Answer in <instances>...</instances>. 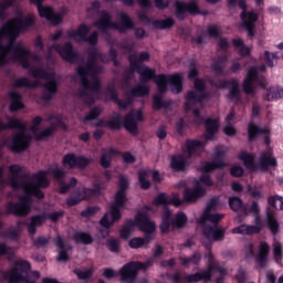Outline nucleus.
<instances>
[{"label": "nucleus", "instance_id": "nucleus-1", "mask_svg": "<svg viewBox=\"0 0 283 283\" xmlns=\"http://www.w3.org/2000/svg\"><path fill=\"white\" fill-rule=\"evenodd\" d=\"M36 23L34 15L18 17L10 19L2 28H0V67L8 65V54H12L14 61H19L24 70H30V56L32 51L10 41L7 45L3 44V38L11 36L17 39L19 34L28 32L32 25Z\"/></svg>", "mask_w": 283, "mask_h": 283}, {"label": "nucleus", "instance_id": "nucleus-2", "mask_svg": "<svg viewBox=\"0 0 283 283\" xmlns=\"http://www.w3.org/2000/svg\"><path fill=\"white\" fill-rule=\"evenodd\" d=\"M87 62L83 66H78L76 72L77 75L81 78L82 87L80 91H77L78 98H82L84 101L85 105H88V107H92L96 103V98L94 97V94H101V80L96 76H92V82H90V70L96 65V61H98V57L101 56V53H98V49L96 46L88 48L87 50ZM93 92L90 93V92Z\"/></svg>", "mask_w": 283, "mask_h": 283}, {"label": "nucleus", "instance_id": "nucleus-3", "mask_svg": "<svg viewBox=\"0 0 283 283\" xmlns=\"http://www.w3.org/2000/svg\"><path fill=\"white\" fill-rule=\"evenodd\" d=\"M139 76L140 83H149V81H155L159 94H167V85H170V91L172 94H180V92H182V75L179 73H174L170 75H156V70L142 64L139 69Z\"/></svg>", "mask_w": 283, "mask_h": 283}, {"label": "nucleus", "instance_id": "nucleus-4", "mask_svg": "<svg viewBox=\"0 0 283 283\" xmlns=\"http://www.w3.org/2000/svg\"><path fill=\"white\" fill-rule=\"evenodd\" d=\"M6 129H20V133H17L11 138L10 149L13 154H21L30 147V143H32V136L25 134V129H28V125L21 119L12 117L6 124L0 120V133L6 132Z\"/></svg>", "mask_w": 283, "mask_h": 283}, {"label": "nucleus", "instance_id": "nucleus-5", "mask_svg": "<svg viewBox=\"0 0 283 283\" xmlns=\"http://www.w3.org/2000/svg\"><path fill=\"white\" fill-rule=\"evenodd\" d=\"M120 23L112 22V14L107 11H102L101 17L94 22V28L107 32L108 30H116L119 34H126L129 30H135L136 25L129 14L122 12L119 14Z\"/></svg>", "mask_w": 283, "mask_h": 283}, {"label": "nucleus", "instance_id": "nucleus-6", "mask_svg": "<svg viewBox=\"0 0 283 283\" xmlns=\"http://www.w3.org/2000/svg\"><path fill=\"white\" fill-rule=\"evenodd\" d=\"M200 71L196 66V62H190L189 71H188V78L193 81V87L196 91H188L185 95V101L187 103H193L195 105H200L209 98V92H207V83H205L203 78L198 77ZM199 92V93H196Z\"/></svg>", "mask_w": 283, "mask_h": 283}, {"label": "nucleus", "instance_id": "nucleus-7", "mask_svg": "<svg viewBox=\"0 0 283 283\" xmlns=\"http://www.w3.org/2000/svg\"><path fill=\"white\" fill-rule=\"evenodd\" d=\"M238 158L242 160L244 167L253 172L261 171L262 174H266L271 167H277V159L272 153L262 151L258 164H255V155L244 150L238 155Z\"/></svg>", "mask_w": 283, "mask_h": 283}, {"label": "nucleus", "instance_id": "nucleus-8", "mask_svg": "<svg viewBox=\"0 0 283 283\" xmlns=\"http://www.w3.org/2000/svg\"><path fill=\"white\" fill-rule=\"evenodd\" d=\"M227 151L220 147H217L213 155L212 161H205L198 168L200 171L199 181L205 187H213V179H211V174L217 171V169H224L227 167V161L224 159Z\"/></svg>", "mask_w": 283, "mask_h": 283}, {"label": "nucleus", "instance_id": "nucleus-9", "mask_svg": "<svg viewBox=\"0 0 283 283\" xmlns=\"http://www.w3.org/2000/svg\"><path fill=\"white\" fill-rule=\"evenodd\" d=\"M127 189H129V180L124 175L119 176L118 188L115 193V201L111 206V218L113 223L120 220V209L125 207L127 202Z\"/></svg>", "mask_w": 283, "mask_h": 283}, {"label": "nucleus", "instance_id": "nucleus-10", "mask_svg": "<svg viewBox=\"0 0 283 283\" xmlns=\"http://www.w3.org/2000/svg\"><path fill=\"white\" fill-rule=\"evenodd\" d=\"M187 224V214L185 212H178L174 219H171V210L165 208L161 216V223L159 226L160 233L163 235L169 233L171 229H182Z\"/></svg>", "mask_w": 283, "mask_h": 283}, {"label": "nucleus", "instance_id": "nucleus-11", "mask_svg": "<svg viewBox=\"0 0 283 283\" xmlns=\"http://www.w3.org/2000/svg\"><path fill=\"white\" fill-rule=\"evenodd\" d=\"M9 174L11 176L9 179L10 187H12V189H23L24 197L32 201V196L34 195L30 187H28V182H23L19 179L28 180V178H30L25 172H23V167L19 165H11L9 167Z\"/></svg>", "mask_w": 283, "mask_h": 283}, {"label": "nucleus", "instance_id": "nucleus-12", "mask_svg": "<svg viewBox=\"0 0 283 283\" xmlns=\"http://www.w3.org/2000/svg\"><path fill=\"white\" fill-rule=\"evenodd\" d=\"M213 271H217V273H221V275H227V269L210 263L207 270L196 272L195 274H188L185 277V281L189 283L211 282V279L213 277Z\"/></svg>", "mask_w": 283, "mask_h": 283}, {"label": "nucleus", "instance_id": "nucleus-13", "mask_svg": "<svg viewBox=\"0 0 283 283\" xmlns=\"http://www.w3.org/2000/svg\"><path fill=\"white\" fill-rule=\"evenodd\" d=\"M174 8H175V15H176V19H178V21H185L188 14H190L191 17H196V14H201L200 7L196 1L185 2V1L177 0L174 4Z\"/></svg>", "mask_w": 283, "mask_h": 283}, {"label": "nucleus", "instance_id": "nucleus-14", "mask_svg": "<svg viewBox=\"0 0 283 283\" xmlns=\"http://www.w3.org/2000/svg\"><path fill=\"white\" fill-rule=\"evenodd\" d=\"M31 200L24 195L20 198L19 202L10 201L6 206V216H17L18 218H23L32 211V207L30 206Z\"/></svg>", "mask_w": 283, "mask_h": 283}, {"label": "nucleus", "instance_id": "nucleus-15", "mask_svg": "<svg viewBox=\"0 0 283 283\" xmlns=\"http://www.w3.org/2000/svg\"><path fill=\"white\" fill-rule=\"evenodd\" d=\"M90 158L74 153H69L62 158V165L65 169H87L90 167Z\"/></svg>", "mask_w": 283, "mask_h": 283}, {"label": "nucleus", "instance_id": "nucleus-16", "mask_svg": "<svg viewBox=\"0 0 283 283\" xmlns=\"http://www.w3.org/2000/svg\"><path fill=\"white\" fill-rule=\"evenodd\" d=\"M31 3H34L38 8V12L42 19L50 21L52 25H60L63 21V17L56 12L52 7H43V0H30Z\"/></svg>", "mask_w": 283, "mask_h": 283}, {"label": "nucleus", "instance_id": "nucleus-17", "mask_svg": "<svg viewBox=\"0 0 283 283\" xmlns=\"http://www.w3.org/2000/svg\"><path fill=\"white\" fill-rule=\"evenodd\" d=\"M145 96H149V86L138 84L126 93L125 101L120 99L119 107L120 109H127L134 103V98H143Z\"/></svg>", "mask_w": 283, "mask_h": 283}, {"label": "nucleus", "instance_id": "nucleus-18", "mask_svg": "<svg viewBox=\"0 0 283 283\" xmlns=\"http://www.w3.org/2000/svg\"><path fill=\"white\" fill-rule=\"evenodd\" d=\"M51 176H53L54 180H57L60 193H67L70 189H74L78 185L76 177H72L67 184L65 182V170L63 168H53Z\"/></svg>", "mask_w": 283, "mask_h": 283}, {"label": "nucleus", "instance_id": "nucleus-19", "mask_svg": "<svg viewBox=\"0 0 283 283\" xmlns=\"http://www.w3.org/2000/svg\"><path fill=\"white\" fill-rule=\"evenodd\" d=\"M207 147V142H202L199 139H187L184 147V154H186L187 158H200L202 154H205V149Z\"/></svg>", "mask_w": 283, "mask_h": 283}, {"label": "nucleus", "instance_id": "nucleus-20", "mask_svg": "<svg viewBox=\"0 0 283 283\" xmlns=\"http://www.w3.org/2000/svg\"><path fill=\"white\" fill-rule=\"evenodd\" d=\"M53 50L60 54L61 59L63 61H66V63H76L78 59H81V55L78 52L74 51V45L71 42H66L64 44H56L53 46Z\"/></svg>", "mask_w": 283, "mask_h": 283}, {"label": "nucleus", "instance_id": "nucleus-21", "mask_svg": "<svg viewBox=\"0 0 283 283\" xmlns=\"http://www.w3.org/2000/svg\"><path fill=\"white\" fill-rule=\"evenodd\" d=\"M142 263H137L136 261H130L126 263L119 270V276L122 282L134 283L136 282V277H138V271H140Z\"/></svg>", "mask_w": 283, "mask_h": 283}, {"label": "nucleus", "instance_id": "nucleus-22", "mask_svg": "<svg viewBox=\"0 0 283 283\" xmlns=\"http://www.w3.org/2000/svg\"><path fill=\"white\" fill-rule=\"evenodd\" d=\"M216 87L219 90H227V87H230V92L228 94L229 101H240V83L238 80H220Z\"/></svg>", "mask_w": 283, "mask_h": 283}, {"label": "nucleus", "instance_id": "nucleus-23", "mask_svg": "<svg viewBox=\"0 0 283 283\" xmlns=\"http://www.w3.org/2000/svg\"><path fill=\"white\" fill-rule=\"evenodd\" d=\"M50 174H52V169L34 172L31 176V181L27 182V187H41L42 189H48V187H50V179H48Z\"/></svg>", "mask_w": 283, "mask_h": 283}, {"label": "nucleus", "instance_id": "nucleus-24", "mask_svg": "<svg viewBox=\"0 0 283 283\" xmlns=\"http://www.w3.org/2000/svg\"><path fill=\"white\" fill-rule=\"evenodd\" d=\"M95 127H107V129L118 132L123 127V115L114 113L112 120L98 119L95 123Z\"/></svg>", "mask_w": 283, "mask_h": 283}, {"label": "nucleus", "instance_id": "nucleus-25", "mask_svg": "<svg viewBox=\"0 0 283 283\" xmlns=\"http://www.w3.org/2000/svg\"><path fill=\"white\" fill-rule=\"evenodd\" d=\"M136 224L144 233H154L156 231V223L149 220V214L146 212H138L136 214Z\"/></svg>", "mask_w": 283, "mask_h": 283}, {"label": "nucleus", "instance_id": "nucleus-26", "mask_svg": "<svg viewBox=\"0 0 283 283\" xmlns=\"http://www.w3.org/2000/svg\"><path fill=\"white\" fill-rule=\"evenodd\" d=\"M226 230L218 226H206L203 228V235L207 240H212V242H222L224 240Z\"/></svg>", "mask_w": 283, "mask_h": 283}, {"label": "nucleus", "instance_id": "nucleus-27", "mask_svg": "<svg viewBox=\"0 0 283 283\" xmlns=\"http://www.w3.org/2000/svg\"><path fill=\"white\" fill-rule=\"evenodd\" d=\"M207 193V190L198 184L193 188H186L184 191L185 202H197L199 198H202Z\"/></svg>", "mask_w": 283, "mask_h": 283}, {"label": "nucleus", "instance_id": "nucleus-28", "mask_svg": "<svg viewBox=\"0 0 283 283\" xmlns=\"http://www.w3.org/2000/svg\"><path fill=\"white\" fill-rule=\"evenodd\" d=\"M188 160V157L182 154L172 155L170 157V169L176 172L187 171V167H189Z\"/></svg>", "mask_w": 283, "mask_h": 283}, {"label": "nucleus", "instance_id": "nucleus-29", "mask_svg": "<svg viewBox=\"0 0 283 283\" xmlns=\"http://www.w3.org/2000/svg\"><path fill=\"white\" fill-rule=\"evenodd\" d=\"M202 123L206 129V135H205L206 140H213V138H216V134H218L220 129V122L218 119L208 117L203 119Z\"/></svg>", "mask_w": 283, "mask_h": 283}, {"label": "nucleus", "instance_id": "nucleus-30", "mask_svg": "<svg viewBox=\"0 0 283 283\" xmlns=\"http://www.w3.org/2000/svg\"><path fill=\"white\" fill-rule=\"evenodd\" d=\"M258 81V69L252 66L248 71V75L243 81V92L244 94L251 95L255 94L253 88V82Z\"/></svg>", "mask_w": 283, "mask_h": 283}, {"label": "nucleus", "instance_id": "nucleus-31", "mask_svg": "<svg viewBox=\"0 0 283 283\" xmlns=\"http://www.w3.org/2000/svg\"><path fill=\"white\" fill-rule=\"evenodd\" d=\"M269 253H271V245L263 241L259 245V254L256 256V263L260 269H266V264H269Z\"/></svg>", "mask_w": 283, "mask_h": 283}, {"label": "nucleus", "instance_id": "nucleus-32", "mask_svg": "<svg viewBox=\"0 0 283 283\" xmlns=\"http://www.w3.org/2000/svg\"><path fill=\"white\" fill-rule=\"evenodd\" d=\"M55 247L60 249V252L56 258L57 262H67V260H70L67 251H72V245L65 244V240H63L61 235H57L55 238Z\"/></svg>", "mask_w": 283, "mask_h": 283}, {"label": "nucleus", "instance_id": "nucleus-33", "mask_svg": "<svg viewBox=\"0 0 283 283\" xmlns=\"http://www.w3.org/2000/svg\"><path fill=\"white\" fill-rule=\"evenodd\" d=\"M264 134H271V130H269V128H266V127L261 128L253 122H250L248 124V140H249V143H253V142L258 140V137L264 136Z\"/></svg>", "mask_w": 283, "mask_h": 283}, {"label": "nucleus", "instance_id": "nucleus-34", "mask_svg": "<svg viewBox=\"0 0 283 283\" xmlns=\"http://www.w3.org/2000/svg\"><path fill=\"white\" fill-rule=\"evenodd\" d=\"M83 200H90L86 187L77 188L74 192V196L66 199V205L67 207H76V205H81Z\"/></svg>", "mask_w": 283, "mask_h": 283}, {"label": "nucleus", "instance_id": "nucleus-35", "mask_svg": "<svg viewBox=\"0 0 283 283\" xmlns=\"http://www.w3.org/2000/svg\"><path fill=\"white\" fill-rule=\"evenodd\" d=\"M45 220H48L46 213L34 214L30 218V223H28V233L29 235L36 234V227H43L45 224Z\"/></svg>", "mask_w": 283, "mask_h": 283}, {"label": "nucleus", "instance_id": "nucleus-36", "mask_svg": "<svg viewBox=\"0 0 283 283\" xmlns=\"http://www.w3.org/2000/svg\"><path fill=\"white\" fill-rule=\"evenodd\" d=\"M45 92L42 93V101H51L54 95L59 93V83L56 80L52 78L43 84Z\"/></svg>", "mask_w": 283, "mask_h": 283}, {"label": "nucleus", "instance_id": "nucleus-37", "mask_svg": "<svg viewBox=\"0 0 283 283\" xmlns=\"http://www.w3.org/2000/svg\"><path fill=\"white\" fill-rule=\"evenodd\" d=\"M228 202L232 211H241V216H243V218L249 216V207L244 205L240 197H229Z\"/></svg>", "mask_w": 283, "mask_h": 283}, {"label": "nucleus", "instance_id": "nucleus-38", "mask_svg": "<svg viewBox=\"0 0 283 283\" xmlns=\"http://www.w3.org/2000/svg\"><path fill=\"white\" fill-rule=\"evenodd\" d=\"M266 227L272 235H277L280 233V222L275 219V213L271 208L266 209Z\"/></svg>", "mask_w": 283, "mask_h": 283}, {"label": "nucleus", "instance_id": "nucleus-39", "mask_svg": "<svg viewBox=\"0 0 283 283\" xmlns=\"http://www.w3.org/2000/svg\"><path fill=\"white\" fill-rule=\"evenodd\" d=\"M260 19V15H253L250 13L249 19L242 20V28L248 32L249 39L253 41L255 39V22Z\"/></svg>", "mask_w": 283, "mask_h": 283}, {"label": "nucleus", "instance_id": "nucleus-40", "mask_svg": "<svg viewBox=\"0 0 283 283\" xmlns=\"http://www.w3.org/2000/svg\"><path fill=\"white\" fill-rule=\"evenodd\" d=\"M123 126L130 134H138V122H136V113L129 112L124 116Z\"/></svg>", "mask_w": 283, "mask_h": 283}, {"label": "nucleus", "instance_id": "nucleus-41", "mask_svg": "<svg viewBox=\"0 0 283 283\" xmlns=\"http://www.w3.org/2000/svg\"><path fill=\"white\" fill-rule=\"evenodd\" d=\"M228 62H229V55H227V54L219 55L211 63V69L213 72H216L218 74V76H222V74L224 73V67Z\"/></svg>", "mask_w": 283, "mask_h": 283}, {"label": "nucleus", "instance_id": "nucleus-42", "mask_svg": "<svg viewBox=\"0 0 283 283\" xmlns=\"http://www.w3.org/2000/svg\"><path fill=\"white\" fill-rule=\"evenodd\" d=\"M10 104L9 111L10 112H19V109H25V104L21 101L22 96L17 92L9 93Z\"/></svg>", "mask_w": 283, "mask_h": 283}, {"label": "nucleus", "instance_id": "nucleus-43", "mask_svg": "<svg viewBox=\"0 0 283 283\" xmlns=\"http://www.w3.org/2000/svg\"><path fill=\"white\" fill-rule=\"evenodd\" d=\"M90 25L82 23L77 27L76 31H69L67 36L69 39H76L78 38V41L85 42L87 39V35L90 34Z\"/></svg>", "mask_w": 283, "mask_h": 283}, {"label": "nucleus", "instance_id": "nucleus-44", "mask_svg": "<svg viewBox=\"0 0 283 283\" xmlns=\"http://www.w3.org/2000/svg\"><path fill=\"white\" fill-rule=\"evenodd\" d=\"M114 156H118V150H116V148H108L103 151L99 159L101 167L109 169V167H112V158H114Z\"/></svg>", "mask_w": 283, "mask_h": 283}, {"label": "nucleus", "instance_id": "nucleus-45", "mask_svg": "<svg viewBox=\"0 0 283 283\" xmlns=\"http://www.w3.org/2000/svg\"><path fill=\"white\" fill-rule=\"evenodd\" d=\"M72 240H73V242H75V244L90 245V244L94 243V238L92 237V234H90L88 232H83V231H77V232L73 233Z\"/></svg>", "mask_w": 283, "mask_h": 283}, {"label": "nucleus", "instance_id": "nucleus-46", "mask_svg": "<svg viewBox=\"0 0 283 283\" xmlns=\"http://www.w3.org/2000/svg\"><path fill=\"white\" fill-rule=\"evenodd\" d=\"M128 63L130 67L127 71H125V74H130V76H134L136 72L137 74H139V69L143 64L138 62V55L136 53L128 55Z\"/></svg>", "mask_w": 283, "mask_h": 283}, {"label": "nucleus", "instance_id": "nucleus-47", "mask_svg": "<svg viewBox=\"0 0 283 283\" xmlns=\"http://www.w3.org/2000/svg\"><path fill=\"white\" fill-rule=\"evenodd\" d=\"M280 98H283L282 86H270L266 90L265 101H280Z\"/></svg>", "mask_w": 283, "mask_h": 283}, {"label": "nucleus", "instance_id": "nucleus-48", "mask_svg": "<svg viewBox=\"0 0 283 283\" xmlns=\"http://www.w3.org/2000/svg\"><path fill=\"white\" fill-rule=\"evenodd\" d=\"M224 218V214L220 213H211V212H203L200 218V224H205V222H211L214 227H218V222Z\"/></svg>", "mask_w": 283, "mask_h": 283}, {"label": "nucleus", "instance_id": "nucleus-49", "mask_svg": "<svg viewBox=\"0 0 283 283\" xmlns=\"http://www.w3.org/2000/svg\"><path fill=\"white\" fill-rule=\"evenodd\" d=\"M181 266H189V264H195L196 266L202 261V254L200 252H195L190 256H179Z\"/></svg>", "mask_w": 283, "mask_h": 283}, {"label": "nucleus", "instance_id": "nucleus-50", "mask_svg": "<svg viewBox=\"0 0 283 283\" xmlns=\"http://www.w3.org/2000/svg\"><path fill=\"white\" fill-rule=\"evenodd\" d=\"M232 45L239 50L240 56H251V48L244 45V40L232 39Z\"/></svg>", "mask_w": 283, "mask_h": 283}, {"label": "nucleus", "instance_id": "nucleus-51", "mask_svg": "<svg viewBox=\"0 0 283 283\" xmlns=\"http://www.w3.org/2000/svg\"><path fill=\"white\" fill-rule=\"evenodd\" d=\"M153 25L156 30H169V28H174L176 25V20L172 18H167L165 20H155L153 21Z\"/></svg>", "mask_w": 283, "mask_h": 283}, {"label": "nucleus", "instance_id": "nucleus-52", "mask_svg": "<svg viewBox=\"0 0 283 283\" xmlns=\"http://www.w3.org/2000/svg\"><path fill=\"white\" fill-rule=\"evenodd\" d=\"M171 107V103L164 101L163 95H154L153 97V109L156 112L160 109H169Z\"/></svg>", "mask_w": 283, "mask_h": 283}, {"label": "nucleus", "instance_id": "nucleus-53", "mask_svg": "<svg viewBox=\"0 0 283 283\" xmlns=\"http://www.w3.org/2000/svg\"><path fill=\"white\" fill-rule=\"evenodd\" d=\"M149 242H151L149 237H146L145 239L136 237L128 241V247L130 249H143V247H145V244H149Z\"/></svg>", "mask_w": 283, "mask_h": 283}, {"label": "nucleus", "instance_id": "nucleus-54", "mask_svg": "<svg viewBox=\"0 0 283 283\" xmlns=\"http://www.w3.org/2000/svg\"><path fill=\"white\" fill-rule=\"evenodd\" d=\"M13 86L18 87V88L29 87V90H34L38 87V84H36V82L32 83L30 80H28V77H20V78L14 80Z\"/></svg>", "mask_w": 283, "mask_h": 283}, {"label": "nucleus", "instance_id": "nucleus-55", "mask_svg": "<svg viewBox=\"0 0 283 283\" xmlns=\"http://www.w3.org/2000/svg\"><path fill=\"white\" fill-rule=\"evenodd\" d=\"M238 6H239V8L242 10V12L240 13V19H241V21H245L247 19H249V17L251 15V14H253L254 17H258V13L254 11V10H252V11H247V1H244V0H239V2H238Z\"/></svg>", "mask_w": 283, "mask_h": 283}, {"label": "nucleus", "instance_id": "nucleus-56", "mask_svg": "<svg viewBox=\"0 0 283 283\" xmlns=\"http://www.w3.org/2000/svg\"><path fill=\"white\" fill-rule=\"evenodd\" d=\"M273 255H274V262L282 266V259H283V247L282 243L275 242L273 244Z\"/></svg>", "mask_w": 283, "mask_h": 283}, {"label": "nucleus", "instance_id": "nucleus-57", "mask_svg": "<svg viewBox=\"0 0 283 283\" xmlns=\"http://www.w3.org/2000/svg\"><path fill=\"white\" fill-rule=\"evenodd\" d=\"M101 211V207L98 206H88L84 210L81 211L80 216L81 218H94V216L97 214V212Z\"/></svg>", "mask_w": 283, "mask_h": 283}, {"label": "nucleus", "instance_id": "nucleus-58", "mask_svg": "<svg viewBox=\"0 0 283 283\" xmlns=\"http://www.w3.org/2000/svg\"><path fill=\"white\" fill-rule=\"evenodd\" d=\"M103 114V109L98 106H94L90 109L88 114L83 118V123H90V120H96L97 117Z\"/></svg>", "mask_w": 283, "mask_h": 283}, {"label": "nucleus", "instance_id": "nucleus-59", "mask_svg": "<svg viewBox=\"0 0 283 283\" xmlns=\"http://www.w3.org/2000/svg\"><path fill=\"white\" fill-rule=\"evenodd\" d=\"M0 258H14V249L3 242H0Z\"/></svg>", "mask_w": 283, "mask_h": 283}, {"label": "nucleus", "instance_id": "nucleus-60", "mask_svg": "<svg viewBox=\"0 0 283 283\" xmlns=\"http://www.w3.org/2000/svg\"><path fill=\"white\" fill-rule=\"evenodd\" d=\"M153 205L155 207H167L169 205V197H167V193L161 192L154 198Z\"/></svg>", "mask_w": 283, "mask_h": 283}, {"label": "nucleus", "instance_id": "nucleus-61", "mask_svg": "<svg viewBox=\"0 0 283 283\" xmlns=\"http://www.w3.org/2000/svg\"><path fill=\"white\" fill-rule=\"evenodd\" d=\"M138 180L142 189H149L151 187V182L147 180V170H139L138 171Z\"/></svg>", "mask_w": 283, "mask_h": 283}, {"label": "nucleus", "instance_id": "nucleus-62", "mask_svg": "<svg viewBox=\"0 0 283 283\" xmlns=\"http://www.w3.org/2000/svg\"><path fill=\"white\" fill-rule=\"evenodd\" d=\"M29 72L33 78H48L50 76V73L43 67L30 69Z\"/></svg>", "mask_w": 283, "mask_h": 283}, {"label": "nucleus", "instance_id": "nucleus-63", "mask_svg": "<svg viewBox=\"0 0 283 283\" xmlns=\"http://www.w3.org/2000/svg\"><path fill=\"white\" fill-rule=\"evenodd\" d=\"M106 96L113 101L118 107L120 105V98L118 97V93L116 92V87L108 86L106 90Z\"/></svg>", "mask_w": 283, "mask_h": 283}, {"label": "nucleus", "instance_id": "nucleus-64", "mask_svg": "<svg viewBox=\"0 0 283 283\" xmlns=\"http://www.w3.org/2000/svg\"><path fill=\"white\" fill-rule=\"evenodd\" d=\"M88 200L90 198H94V196H101V191H103V186L99 182H95L93 188H86Z\"/></svg>", "mask_w": 283, "mask_h": 283}]
</instances>
